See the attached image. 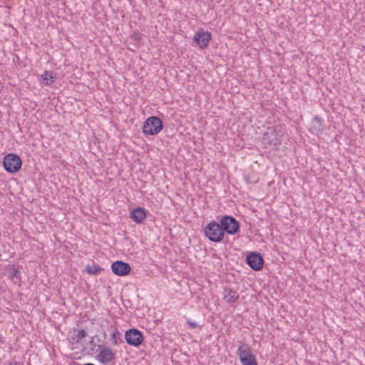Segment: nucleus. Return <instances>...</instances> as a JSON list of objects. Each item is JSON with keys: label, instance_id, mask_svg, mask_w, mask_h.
<instances>
[{"label": "nucleus", "instance_id": "13", "mask_svg": "<svg viewBox=\"0 0 365 365\" xmlns=\"http://www.w3.org/2000/svg\"><path fill=\"white\" fill-rule=\"evenodd\" d=\"M323 130V120L318 116H315L312 122L311 132L315 135H319Z\"/></svg>", "mask_w": 365, "mask_h": 365}, {"label": "nucleus", "instance_id": "10", "mask_svg": "<svg viewBox=\"0 0 365 365\" xmlns=\"http://www.w3.org/2000/svg\"><path fill=\"white\" fill-rule=\"evenodd\" d=\"M247 264L255 271L260 270L263 267L264 259L259 253L252 252L247 256Z\"/></svg>", "mask_w": 365, "mask_h": 365}, {"label": "nucleus", "instance_id": "15", "mask_svg": "<svg viewBox=\"0 0 365 365\" xmlns=\"http://www.w3.org/2000/svg\"><path fill=\"white\" fill-rule=\"evenodd\" d=\"M54 81V78L51 71H46L41 76V83L43 86H51Z\"/></svg>", "mask_w": 365, "mask_h": 365}, {"label": "nucleus", "instance_id": "20", "mask_svg": "<svg viewBox=\"0 0 365 365\" xmlns=\"http://www.w3.org/2000/svg\"><path fill=\"white\" fill-rule=\"evenodd\" d=\"M187 323L189 325V327L192 329H195V328L200 327L198 324L192 321L190 319H187Z\"/></svg>", "mask_w": 365, "mask_h": 365}, {"label": "nucleus", "instance_id": "2", "mask_svg": "<svg viewBox=\"0 0 365 365\" xmlns=\"http://www.w3.org/2000/svg\"><path fill=\"white\" fill-rule=\"evenodd\" d=\"M163 129V122L157 116H150L143 123V133L145 135H155Z\"/></svg>", "mask_w": 365, "mask_h": 365}, {"label": "nucleus", "instance_id": "22", "mask_svg": "<svg viewBox=\"0 0 365 365\" xmlns=\"http://www.w3.org/2000/svg\"><path fill=\"white\" fill-rule=\"evenodd\" d=\"M83 365H95V364H91V363H88V364H83Z\"/></svg>", "mask_w": 365, "mask_h": 365}, {"label": "nucleus", "instance_id": "14", "mask_svg": "<svg viewBox=\"0 0 365 365\" xmlns=\"http://www.w3.org/2000/svg\"><path fill=\"white\" fill-rule=\"evenodd\" d=\"M239 299V294L236 291L232 289H225L224 299L228 304H232Z\"/></svg>", "mask_w": 365, "mask_h": 365}, {"label": "nucleus", "instance_id": "6", "mask_svg": "<svg viewBox=\"0 0 365 365\" xmlns=\"http://www.w3.org/2000/svg\"><path fill=\"white\" fill-rule=\"evenodd\" d=\"M220 223L224 233L226 232L229 235H234L239 230V222L232 216H223L221 218Z\"/></svg>", "mask_w": 365, "mask_h": 365}, {"label": "nucleus", "instance_id": "18", "mask_svg": "<svg viewBox=\"0 0 365 365\" xmlns=\"http://www.w3.org/2000/svg\"><path fill=\"white\" fill-rule=\"evenodd\" d=\"M119 336H120V332L118 331V330L116 329L114 331H113V333L111 334V336H110V341H111L112 345L116 346L118 344V337Z\"/></svg>", "mask_w": 365, "mask_h": 365}, {"label": "nucleus", "instance_id": "8", "mask_svg": "<svg viewBox=\"0 0 365 365\" xmlns=\"http://www.w3.org/2000/svg\"><path fill=\"white\" fill-rule=\"evenodd\" d=\"M96 359L103 365H108L115 361V354L111 349L103 347L100 349Z\"/></svg>", "mask_w": 365, "mask_h": 365}, {"label": "nucleus", "instance_id": "21", "mask_svg": "<svg viewBox=\"0 0 365 365\" xmlns=\"http://www.w3.org/2000/svg\"><path fill=\"white\" fill-rule=\"evenodd\" d=\"M7 365H19V364L14 361H8Z\"/></svg>", "mask_w": 365, "mask_h": 365}, {"label": "nucleus", "instance_id": "19", "mask_svg": "<svg viewBox=\"0 0 365 365\" xmlns=\"http://www.w3.org/2000/svg\"><path fill=\"white\" fill-rule=\"evenodd\" d=\"M10 276L11 278H16L17 279H21V273L19 270L16 268H13L12 269H11Z\"/></svg>", "mask_w": 365, "mask_h": 365}, {"label": "nucleus", "instance_id": "1", "mask_svg": "<svg viewBox=\"0 0 365 365\" xmlns=\"http://www.w3.org/2000/svg\"><path fill=\"white\" fill-rule=\"evenodd\" d=\"M205 237L211 242H220L223 240L225 234L220 223L212 220L204 229Z\"/></svg>", "mask_w": 365, "mask_h": 365}, {"label": "nucleus", "instance_id": "4", "mask_svg": "<svg viewBox=\"0 0 365 365\" xmlns=\"http://www.w3.org/2000/svg\"><path fill=\"white\" fill-rule=\"evenodd\" d=\"M239 359L242 365H257V362L248 344H243L237 349Z\"/></svg>", "mask_w": 365, "mask_h": 365}, {"label": "nucleus", "instance_id": "7", "mask_svg": "<svg viewBox=\"0 0 365 365\" xmlns=\"http://www.w3.org/2000/svg\"><path fill=\"white\" fill-rule=\"evenodd\" d=\"M125 339L126 342L133 346H139L143 341L144 337L138 329H130L125 331Z\"/></svg>", "mask_w": 365, "mask_h": 365}, {"label": "nucleus", "instance_id": "16", "mask_svg": "<svg viewBox=\"0 0 365 365\" xmlns=\"http://www.w3.org/2000/svg\"><path fill=\"white\" fill-rule=\"evenodd\" d=\"M102 270L101 267L94 263L88 264L85 267V271L90 275H98Z\"/></svg>", "mask_w": 365, "mask_h": 365}, {"label": "nucleus", "instance_id": "17", "mask_svg": "<svg viewBox=\"0 0 365 365\" xmlns=\"http://www.w3.org/2000/svg\"><path fill=\"white\" fill-rule=\"evenodd\" d=\"M86 335L87 333L84 329H78L76 331L72 338L76 342L79 343L83 338L86 336Z\"/></svg>", "mask_w": 365, "mask_h": 365}, {"label": "nucleus", "instance_id": "9", "mask_svg": "<svg viewBox=\"0 0 365 365\" xmlns=\"http://www.w3.org/2000/svg\"><path fill=\"white\" fill-rule=\"evenodd\" d=\"M193 40L200 49H204L207 48L211 40V34L209 31L199 30L195 34Z\"/></svg>", "mask_w": 365, "mask_h": 365}, {"label": "nucleus", "instance_id": "12", "mask_svg": "<svg viewBox=\"0 0 365 365\" xmlns=\"http://www.w3.org/2000/svg\"><path fill=\"white\" fill-rule=\"evenodd\" d=\"M148 212L143 207H138L130 212V218L137 224H140L147 217Z\"/></svg>", "mask_w": 365, "mask_h": 365}, {"label": "nucleus", "instance_id": "5", "mask_svg": "<svg viewBox=\"0 0 365 365\" xmlns=\"http://www.w3.org/2000/svg\"><path fill=\"white\" fill-rule=\"evenodd\" d=\"M282 135L283 132L278 127L269 128L264 135L263 140L270 146H277L281 143Z\"/></svg>", "mask_w": 365, "mask_h": 365}, {"label": "nucleus", "instance_id": "3", "mask_svg": "<svg viewBox=\"0 0 365 365\" xmlns=\"http://www.w3.org/2000/svg\"><path fill=\"white\" fill-rule=\"evenodd\" d=\"M21 165V159L16 154L9 153L4 157V168L9 173H15L18 172L20 170Z\"/></svg>", "mask_w": 365, "mask_h": 365}, {"label": "nucleus", "instance_id": "11", "mask_svg": "<svg viewBox=\"0 0 365 365\" xmlns=\"http://www.w3.org/2000/svg\"><path fill=\"white\" fill-rule=\"evenodd\" d=\"M113 272L118 276H125L129 274L130 267L128 263L122 261H115L111 265Z\"/></svg>", "mask_w": 365, "mask_h": 365}]
</instances>
